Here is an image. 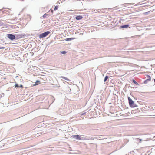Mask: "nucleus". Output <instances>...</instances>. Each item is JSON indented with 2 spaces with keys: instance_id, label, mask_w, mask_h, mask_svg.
Returning a JSON list of instances; mask_svg holds the SVG:
<instances>
[{
  "instance_id": "39",
  "label": "nucleus",
  "mask_w": 155,
  "mask_h": 155,
  "mask_svg": "<svg viewBox=\"0 0 155 155\" xmlns=\"http://www.w3.org/2000/svg\"><path fill=\"white\" fill-rule=\"evenodd\" d=\"M136 29H138V28H136Z\"/></svg>"
},
{
  "instance_id": "13",
  "label": "nucleus",
  "mask_w": 155,
  "mask_h": 155,
  "mask_svg": "<svg viewBox=\"0 0 155 155\" xmlns=\"http://www.w3.org/2000/svg\"><path fill=\"white\" fill-rule=\"evenodd\" d=\"M60 78H62V79H65V80H67V81H69V80L67 78L64 77H63V76H61L60 77Z\"/></svg>"
},
{
  "instance_id": "5",
  "label": "nucleus",
  "mask_w": 155,
  "mask_h": 155,
  "mask_svg": "<svg viewBox=\"0 0 155 155\" xmlns=\"http://www.w3.org/2000/svg\"><path fill=\"white\" fill-rule=\"evenodd\" d=\"M7 37L11 40H13L15 38V35H13L12 34H8L7 35Z\"/></svg>"
},
{
  "instance_id": "1",
  "label": "nucleus",
  "mask_w": 155,
  "mask_h": 155,
  "mask_svg": "<svg viewBox=\"0 0 155 155\" xmlns=\"http://www.w3.org/2000/svg\"><path fill=\"white\" fill-rule=\"evenodd\" d=\"M141 135L142 134H136V136ZM145 141V140H143L142 139L140 138H138L136 136V143L138 145L140 144L143 141Z\"/></svg>"
},
{
  "instance_id": "33",
  "label": "nucleus",
  "mask_w": 155,
  "mask_h": 155,
  "mask_svg": "<svg viewBox=\"0 0 155 155\" xmlns=\"http://www.w3.org/2000/svg\"><path fill=\"white\" fill-rule=\"evenodd\" d=\"M138 85V83L137 82H136V85Z\"/></svg>"
},
{
  "instance_id": "12",
  "label": "nucleus",
  "mask_w": 155,
  "mask_h": 155,
  "mask_svg": "<svg viewBox=\"0 0 155 155\" xmlns=\"http://www.w3.org/2000/svg\"><path fill=\"white\" fill-rule=\"evenodd\" d=\"M74 38H68L66 39V41H70L74 39Z\"/></svg>"
},
{
  "instance_id": "27",
  "label": "nucleus",
  "mask_w": 155,
  "mask_h": 155,
  "mask_svg": "<svg viewBox=\"0 0 155 155\" xmlns=\"http://www.w3.org/2000/svg\"><path fill=\"white\" fill-rule=\"evenodd\" d=\"M139 52V49L136 48V52Z\"/></svg>"
},
{
  "instance_id": "6",
  "label": "nucleus",
  "mask_w": 155,
  "mask_h": 155,
  "mask_svg": "<svg viewBox=\"0 0 155 155\" xmlns=\"http://www.w3.org/2000/svg\"><path fill=\"white\" fill-rule=\"evenodd\" d=\"M15 38H20L23 37V35L22 34H15Z\"/></svg>"
},
{
  "instance_id": "32",
  "label": "nucleus",
  "mask_w": 155,
  "mask_h": 155,
  "mask_svg": "<svg viewBox=\"0 0 155 155\" xmlns=\"http://www.w3.org/2000/svg\"><path fill=\"white\" fill-rule=\"evenodd\" d=\"M50 10H51V12L52 13H53V11L51 9Z\"/></svg>"
},
{
  "instance_id": "14",
  "label": "nucleus",
  "mask_w": 155,
  "mask_h": 155,
  "mask_svg": "<svg viewBox=\"0 0 155 155\" xmlns=\"http://www.w3.org/2000/svg\"><path fill=\"white\" fill-rule=\"evenodd\" d=\"M150 81L148 80H147V79H146V80H145L144 81V84H147L149 81Z\"/></svg>"
},
{
  "instance_id": "2",
  "label": "nucleus",
  "mask_w": 155,
  "mask_h": 155,
  "mask_svg": "<svg viewBox=\"0 0 155 155\" xmlns=\"http://www.w3.org/2000/svg\"><path fill=\"white\" fill-rule=\"evenodd\" d=\"M49 31L45 32L43 33L40 34L39 35V37L40 38H43L46 37L50 33Z\"/></svg>"
},
{
  "instance_id": "40",
  "label": "nucleus",
  "mask_w": 155,
  "mask_h": 155,
  "mask_svg": "<svg viewBox=\"0 0 155 155\" xmlns=\"http://www.w3.org/2000/svg\"><path fill=\"white\" fill-rule=\"evenodd\" d=\"M136 67H137V65H136Z\"/></svg>"
},
{
  "instance_id": "26",
  "label": "nucleus",
  "mask_w": 155,
  "mask_h": 155,
  "mask_svg": "<svg viewBox=\"0 0 155 155\" xmlns=\"http://www.w3.org/2000/svg\"><path fill=\"white\" fill-rule=\"evenodd\" d=\"M19 87H21V88H23V86L22 85H21V84L20 85V86H19Z\"/></svg>"
},
{
  "instance_id": "19",
  "label": "nucleus",
  "mask_w": 155,
  "mask_h": 155,
  "mask_svg": "<svg viewBox=\"0 0 155 155\" xmlns=\"http://www.w3.org/2000/svg\"><path fill=\"white\" fill-rule=\"evenodd\" d=\"M40 83V81H36V82L35 83V85H37L38 84H39Z\"/></svg>"
},
{
  "instance_id": "28",
  "label": "nucleus",
  "mask_w": 155,
  "mask_h": 155,
  "mask_svg": "<svg viewBox=\"0 0 155 155\" xmlns=\"http://www.w3.org/2000/svg\"><path fill=\"white\" fill-rule=\"evenodd\" d=\"M67 89L69 90V89H70V90H71V89H70V88L68 87H67Z\"/></svg>"
},
{
  "instance_id": "24",
  "label": "nucleus",
  "mask_w": 155,
  "mask_h": 155,
  "mask_svg": "<svg viewBox=\"0 0 155 155\" xmlns=\"http://www.w3.org/2000/svg\"><path fill=\"white\" fill-rule=\"evenodd\" d=\"M1 27V25H0V28L1 29V30H3V28H4V27Z\"/></svg>"
},
{
  "instance_id": "22",
  "label": "nucleus",
  "mask_w": 155,
  "mask_h": 155,
  "mask_svg": "<svg viewBox=\"0 0 155 155\" xmlns=\"http://www.w3.org/2000/svg\"><path fill=\"white\" fill-rule=\"evenodd\" d=\"M19 87V86L17 84H16L15 85V87Z\"/></svg>"
},
{
  "instance_id": "11",
  "label": "nucleus",
  "mask_w": 155,
  "mask_h": 155,
  "mask_svg": "<svg viewBox=\"0 0 155 155\" xmlns=\"http://www.w3.org/2000/svg\"><path fill=\"white\" fill-rule=\"evenodd\" d=\"M145 78H146V79H147V80H148L150 81L151 80V77L148 75H146L145 76Z\"/></svg>"
},
{
  "instance_id": "29",
  "label": "nucleus",
  "mask_w": 155,
  "mask_h": 155,
  "mask_svg": "<svg viewBox=\"0 0 155 155\" xmlns=\"http://www.w3.org/2000/svg\"><path fill=\"white\" fill-rule=\"evenodd\" d=\"M52 100L53 99V102L54 101L55 99H54V97H52Z\"/></svg>"
},
{
  "instance_id": "17",
  "label": "nucleus",
  "mask_w": 155,
  "mask_h": 155,
  "mask_svg": "<svg viewBox=\"0 0 155 155\" xmlns=\"http://www.w3.org/2000/svg\"><path fill=\"white\" fill-rule=\"evenodd\" d=\"M136 113V110H133L131 111V114H135Z\"/></svg>"
},
{
  "instance_id": "4",
  "label": "nucleus",
  "mask_w": 155,
  "mask_h": 155,
  "mask_svg": "<svg viewBox=\"0 0 155 155\" xmlns=\"http://www.w3.org/2000/svg\"><path fill=\"white\" fill-rule=\"evenodd\" d=\"M130 106L131 107H134V101L129 97H128Z\"/></svg>"
},
{
  "instance_id": "15",
  "label": "nucleus",
  "mask_w": 155,
  "mask_h": 155,
  "mask_svg": "<svg viewBox=\"0 0 155 155\" xmlns=\"http://www.w3.org/2000/svg\"><path fill=\"white\" fill-rule=\"evenodd\" d=\"M108 78V76H106L104 78V82H106Z\"/></svg>"
},
{
  "instance_id": "3",
  "label": "nucleus",
  "mask_w": 155,
  "mask_h": 155,
  "mask_svg": "<svg viewBox=\"0 0 155 155\" xmlns=\"http://www.w3.org/2000/svg\"><path fill=\"white\" fill-rule=\"evenodd\" d=\"M72 137L73 138L76 139L78 140H81V139H84V138L83 137H82L80 136L79 135H73Z\"/></svg>"
},
{
  "instance_id": "20",
  "label": "nucleus",
  "mask_w": 155,
  "mask_h": 155,
  "mask_svg": "<svg viewBox=\"0 0 155 155\" xmlns=\"http://www.w3.org/2000/svg\"><path fill=\"white\" fill-rule=\"evenodd\" d=\"M58 6H56L54 8V10H57L58 8Z\"/></svg>"
},
{
  "instance_id": "16",
  "label": "nucleus",
  "mask_w": 155,
  "mask_h": 155,
  "mask_svg": "<svg viewBox=\"0 0 155 155\" xmlns=\"http://www.w3.org/2000/svg\"><path fill=\"white\" fill-rule=\"evenodd\" d=\"M101 136V137H99V139L98 138H97V139L98 140H103V139L105 138H104L102 136Z\"/></svg>"
},
{
  "instance_id": "37",
  "label": "nucleus",
  "mask_w": 155,
  "mask_h": 155,
  "mask_svg": "<svg viewBox=\"0 0 155 155\" xmlns=\"http://www.w3.org/2000/svg\"><path fill=\"white\" fill-rule=\"evenodd\" d=\"M140 15H142V13L141 12V13H140Z\"/></svg>"
},
{
  "instance_id": "36",
  "label": "nucleus",
  "mask_w": 155,
  "mask_h": 155,
  "mask_svg": "<svg viewBox=\"0 0 155 155\" xmlns=\"http://www.w3.org/2000/svg\"><path fill=\"white\" fill-rule=\"evenodd\" d=\"M153 138H154L155 139V136L153 137Z\"/></svg>"
},
{
  "instance_id": "10",
  "label": "nucleus",
  "mask_w": 155,
  "mask_h": 155,
  "mask_svg": "<svg viewBox=\"0 0 155 155\" xmlns=\"http://www.w3.org/2000/svg\"><path fill=\"white\" fill-rule=\"evenodd\" d=\"M97 139V137L94 138L93 137H91L89 139L87 138H86V137H85L84 138V140H94V139Z\"/></svg>"
},
{
  "instance_id": "30",
  "label": "nucleus",
  "mask_w": 155,
  "mask_h": 155,
  "mask_svg": "<svg viewBox=\"0 0 155 155\" xmlns=\"http://www.w3.org/2000/svg\"><path fill=\"white\" fill-rule=\"evenodd\" d=\"M133 81L134 84H136V81L135 80H133Z\"/></svg>"
},
{
  "instance_id": "41",
  "label": "nucleus",
  "mask_w": 155,
  "mask_h": 155,
  "mask_svg": "<svg viewBox=\"0 0 155 155\" xmlns=\"http://www.w3.org/2000/svg\"><path fill=\"white\" fill-rule=\"evenodd\" d=\"M137 4H136V6H137Z\"/></svg>"
},
{
  "instance_id": "31",
  "label": "nucleus",
  "mask_w": 155,
  "mask_h": 155,
  "mask_svg": "<svg viewBox=\"0 0 155 155\" xmlns=\"http://www.w3.org/2000/svg\"><path fill=\"white\" fill-rule=\"evenodd\" d=\"M136 13L140 11L138 9H136Z\"/></svg>"
},
{
  "instance_id": "21",
  "label": "nucleus",
  "mask_w": 155,
  "mask_h": 155,
  "mask_svg": "<svg viewBox=\"0 0 155 155\" xmlns=\"http://www.w3.org/2000/svg\"><path fill=\"white\" fill-rule=\"evenodd\" d=\"M61 54H64L66 53V52L65 51H61Z\"/></svg>"
},
{
  "instance_id": "18",
  "label": "nucleus",
  "mask_w": 155,
  "mask_h": 155,
  "mask_svg": "<svg viewBox=\"0 0 155 155\" xmlns=\"http://www.w3.org/2000/svg\"><path fill=\"white\" fill-rule=\"evenodd\" d=\"M48 15V14H47L46 13H45L43 15V18H45Z\"/></svg>"
},
{
  "instance_id": "35",
  "label": "nucleus",
  "mask_w": 155,
  "mask_h": 155,
  "mask_svg": "<svg viewBox=\"0 0 155 155\" xmlns=\"http://www.w3.org/2000/svg\"><path fill=\"white\" fill-rule=\"evenodd\" d=\"M154 84H155V79H154Z\"/></svg>"
},
{
  "instance_id": "9",
  "label": "nucleus",
  "mask_w": 155,
  "mask_h": 155,
  "mask_svg": "<svg viewBox=\"0 0 155 155\" xmlns=\"http://www.w3.org/2000/svg\"><path fill=\"white\" fill-rule=\"evenodd\" d=\"M129 25H128V24L123 25L121 26H120V27L121 28H127L129 27Z\"/></svg>"
},
{
  "instance_id": "38",
  "label": "nucleus",
  "mask_w": 155,
  "mask_h": 155,
  "mask_svg": "<svg viewBox=\"0 0 155 155\" xmlns=\"http://www.w3.org/2000/svg\"><path fill=\"white\" fill-rule=\"evenodd\" d=\"M2 9H0V11H2Z\"/></svg>"
},
{
  "instance_id": "25",
  "label": "nucleus",
  "mask_w": 155,
  "mask_h": 155,
  "mask_svg": "<svg viewBox=\"0 0 155 155\" xmlns=\"http://www.w3.org/2000/svg\"><path fill=\"white\" fill-rule=\"evenodd\" d=\"M5 48L4 47L0 46V49H4Z\"/></svg>"
},
{
  "instance_id": "8",
  "label": "nucleus",
  "mask_w": 155,
  "mask_h": 155,
  "mask_svg": "<svg viewBox=\"0 0 155 155\" xmlns=\"http://www.w3.org/2000/svg\"><path fill=\"white\" fill-rule=\"evenodd\" d=\"M83 18L82 16L81 15L77 16L76 17V19L77 20H79L82 19Z\"/></svg>"
},
{
  "instance_id": "7",
  "label": "nucleus",
  "mask_w": 155,
  "mask_h": 155,
  "mask_svg": "<svg viewBox=\"0 0 155 155\" xmlns=\"http://www.w3.org/2000/svg\"><path fill=\"white\" fill-rule=\"evenodd\" d=\"M136 108H137V107H138V105H137V104H136ZM141 107H142L141 106V107H139V108H136V112H140V110H141L142 111V109H141Z\"/></svg>"
},
{
  "instance_id": "23",
  "label": "nucleus",
  "mask_w": 155,
  "mask_h": 155,
  "mask_svg": "<svg viewBox=\"0 0 155 155\" xmlns=\"http://www.w3.org/2000/svg\"><path fill=\"white\" fill-rule=\"evenodd\" d=\"M137 102L140 105L141 104V102L140 101H137Z\"/></svg>"
},
{
  "instance_id": "34",
  "label": "nucleus",
  "mask_w": 155,
  "mask_h": 155,
  "mask_svg": "<svg viewBox=\"0 0 155 155\" xmlns=\"http://www.w3.org/2000/svg\"><path fill=\"white\" fill-rule=\"evenodd\" d=\"M138 118H139V117H136V120H138Z\"/></svg>"
}]
</instances>
